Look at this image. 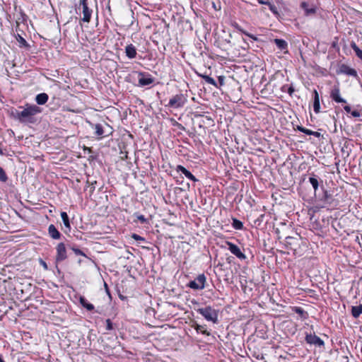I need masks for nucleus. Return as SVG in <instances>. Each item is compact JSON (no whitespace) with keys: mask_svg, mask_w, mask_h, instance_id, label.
Segmentation results:
<instances>
[{"mask_svg":"<svg viewBox=\"0 0 362 362\" xmlns=\"http://www.w3.org/2000/svg\"><path fill=\"white\" fill-rule=\"evenodd\" d=\"M41 112V109L35 105L26 104L22 111H16L15 117L23 123H34L35 116Z\"/></svg>","mask_w":362,"mask_h":362,"instance_id":"1","label":"nucleus"},{"mask_svg":"<svg viewBox=\"0 0 362 362\" xmlns=\"http://www.w3.org/2000/svg\"><path fill=\"white\" fill-rule=\"evenodd\" d=\"M197 311L202 315L206 320L214 323L218 322V311L212 307L206 306L205 308H198Z\"/></svg>","mask_w":362,"mask_h":362,"instance_id":"2","label":"nucleus"},{"mask_svg":"<svg viewBox=\"0 0 362 362\" xmlns=\"http://www.w3.org/2000/svg\"><path fill=\"white\" fill-rule=\"evenodd\" d=\"M187 98L183 94H177L171 98L168 106L173 108H180L187 103Z\"/></svg>","mask_w":362,"mask_h":362,"instance_id":"3","label":"nucleus"},{"mask_svg":"<svg viewBox=\"0 0 362 362\" xmlns=\"http://www.w3.org/2000/svg\"><path fill=\"white\" fill-rule=\"evenodd\" d=\"M206 280L204 274H199L194 281H189L188 286L194 290H202L205 288Z\"/></svg>","mask_w":362,"mask_h":362,"instance_id":"4","label":"nucleus"},{"mask_svg":"<svg viewBox=\"0 0 362 362\" xmlns=\"http://www.w3.org/2000/svg\"><path fill=\"white\" fill-rule=\"evenodd\" d=\"M139 75V86L144 87L152 84L154 81L153 78L148 73L138 72Z\"/></svg>","mask_w":362,"mask_h":362,"instance_id":"5","label":"nucleus"},{"mask_svg":"<svg viewBox=\"0 0 362 362\" xmlns=\"http://www.w3.org/2000/svg\"><path fill=\"white\" fill-rule=\"evenodd\" d=\"M226 244L228 245V250L236 257L241 260L246 259L245 255L240 250L238 246L229 241H226Z\"/></svg>","mask_w":362,"mask_h":362,"instance_id":"6","label":"nucleus"},{"mask_svg":"<svg viewBox=\"0 0 362 362\" xmlns=\"http://www.w3.org/2000/svg\"><path fill=\"white\" fill-rule=\"evenodd\" d=\"M66 258V250L64 243H61L57 247L56 261L62 262Z\"/></svg>","mask_w":362,"mask_h":362,"instance_id":"7","label":"nucleus"},{"mask_svg":"<svg viewBox=\"0 0 362 362\" xmlns=\"http://www.w3.org/2000/svg\"><path fill=\"white\" fill-rule=\"evenodd\" d=\"M80 6L83 7V18L82 21L85 23H89L91 18L92 10L88 6L87 2L80 3Z\"/></svg>","mask_w":362,"mask_h":362,"instance_id":"8","label":"nucleus"},{"mask_svg":"<svg viewBox=\"0 0 362 362\" xmlns=\"http://www.w3.org/2000/svg\"><path fill=\"white\" fill-rule=\"evenodd\" d=\"M305 341L310 344H314L318 346L324 345V341L315 334H307L305 337Z\"/></svg>","mask_w":362,"mask_h":362,"instance_id":"9","label":"nucleus"},{"mask_svg":"<svg viewBox=\"0 0 362 362\" xmlns=\"http://www.w3.org/2000/svg\"><path fill=\"white\" fill-rule=\"evenodd\" d=\"M331 98L338 103H346V100L341 97L340 90L338 87H334L330 93Z\"/></svg>","mask_w":362,"mask_h":362,"instance_id":"10","label":"nucleus"},{"mask_svg":"<svg viewBox=\"0 0 362 362\" xmlns=\"http://www.w3.org/2000/svg\"><path fill=\"white\" fill-rule=\"evenodd\" d=\"M300 8L304 10L305 15L307 16L313 15L316 12V8L314 6H310V4L305 1L300 4Z\"/></svg>","mask_w":362,"mask_h":362,"instance_id":"11","label":"nucleus"},{"mask_svg":"<svg viewBox=\"0 0 362 362\" xmlns=\"http://www.w3.org/2000/svg\"><path fill=\"white\" fill-rule=\"evenodd\" d=\"M176 171L182 173L187 179L192 180V182H195L198 181V180L182 165H177L176 168Z\"/></svg>","mask_w":362,"mask_h":362,"instance_id":"12","label":"nucleus"},{"mask_svg":"<svg viewBox=\"0 0 362 362\" xmlns=\"http://www.w3.org/2000/svg\"><path fill=\"white\" fill-rule=\"evenodd\" d=\"M125 54L129 59H134L136 56V49L132 44L128 45L125 47Z\"/></svg>","mask_w":362,"mask_h":362,"instance_id":"13","label":"nucleus"},{"mask_svg":"<svg viewBox=\"0 0 362 362\" xmlns=\"http://www.w3.org/2000/svg\"><path fill=\"white\" fill-rule=\"evenodd\" d=\"M48 232H49V235L53 239H54V240L59 239L61 234L54 225L51 224L49 226Z\"/></svg>","mask_w":362,"mask_h":362,"instance_id":"14","label":"nucleus"},{"mask_svg":"<svg viewBox=\"0 0 362 362\" xmlns=\"http://www.w3.org/2000/svg\"><path fill=\"white\" fill-rule=\"evenodd\" d=\"M314 103H313V109L315 113L320 112V98L319 94L316 90H314Z\"/></svg>","mask_w":362,"mask_h":362,"instance_id":"15","label":"nucleus"},{"mask_svg":"<svg viewBox=\"0 0 362 362\" xmlns=\"http://www.w3.org/2000/svg\"><path fill=\"white\" fill-rule=\"evenodd\" d=\"M341 72L349 76H356L357 72L355 69L350 68L348 66L342 65L341 67Z\"/></svg>","mask_w":362,"mask_h":362,"instance_id":"16","label":"nucleus"},{"mask_svg":"<svg viewBox=\"0 0 362 362\" xmlns=\"http://www.w3.org/2000/svg\"><path fill=\"white\" fill-rule=\"evenodd\" d=\"M48 95L47 93H42L36 95L35 101L38 105H44L48 100Z\"/></svg>","mask_w":362,"mask_h":362,"instance_id":"17","label":"nucleus"},{"mask_svg":"<svg viewBox=\"0 0 362 362\" xmlns=\"http://www.w3.org/2000/svg\"><path fill=\"white\" fill-rule=\"evenodd\" d=\"M206 4L211 5L214 11H220L221 9L220 0H206Z\"/></svg>","mask_w":362,"mask_h":362,"instance_id":"18","label":"nucleus"},{"mask_svg":"<svg viewBox=\"0 0 362 362\" xmlns=\"http://www.w3.org/2000/svg\"><path fill=\"white\" fill-rule=\"evenodd\" d=\"M80 303L83 307L86 308L88 310L91 311L94 309V305L89 303L84 297H80Z\"/></svg>","mask_w":362,"mask_h":362,"instance_id":"19","label":"nucleus"},{"mask_svg":"<svg viewBox=\"0 0 362 362\" xmlns=\"http://www.w3.org/2000/svg\"><path fill=\"white\" fill-rule=\"evenodd\" d=\"M351 314L354 318H358L362 314V304L353 306L351 308Z\"/></svg>","mask_w":362,"mask_h":362,"instance_id":"20","label":"nucleus"},{"mask_svg":"<svg viewBox=\"0 0 362 362\" xmlns=\"http://www.w3.org/2000/svg\"><path fill=\"white\" fill-rule=\"evenodd\" d=\"M274 43L276 45V47L281 50H284V49H287L288 44L284 40L275 39Z\"/></svg>","mask_w":362,"mask_h":362,"instance_id":"21","label":"nucleus"},{"mask_svg":"<svg viewBox=\"0 0 362 362\" xmlns=\"http://www.w3.org/2000/svg\"><path fill=\"white\" fill-rule=\"evenodd\" d=\"M194 327L197 332H200L202 334L206 335V336L210 335V332H208L206 329V325H200L196 324L194 326Z\"/></svg>","mask_w":362,"mask_h":362,"instance_id":"22","label":"nucleus"},{"mask_svg":"<svg viewBox=\"0 0 362 362\" xmlns=\"http://www.w3.org/2000/svg\"><path fill=\"white\" fill-rule=\"evenodd\" d=\"M61 217H62V219L63 221V223H64V225L65 226V227L70 230L71 226H70L69 216H68L66 212L62 211L61 213Z\"/></svg>","mask_w":362,"mask_h":362,"instance_id":"23","label":"nucleus"},{"mask_svg":"<svg viewBox=\"0 0 362 362\" xmlns=\"http://www.w3.org/2000/svg\"><path fill=\"white\" fill-rule=\"evenodd\" d=\"M268 6L269 10L272 11V13L274 15L276 18H279L281 17L280 13L279 12L277 7L274 4L269 2Z\"/></svg>","mask_w":362,"mask_h":362,"instance_id":"24","label":"nucleus"},{"mask_svg":"<svg viewBox=\"0 0 362 362\" xmlns=\"http://www.w3.org/2000/svg\"><path fill=\"white\" fill-rule=\"evenodd\" d=\"M351 48L355 52L356 56L362 60V50L356 45L355 42L351 44Z\"/></svg>","mask_w":362,"mask_h":362,"instance_id":"25","label":"nucleus"},{"mask_svg":"<svg viewBox=\"0 0 362 362\" xmlns=\"http://www.w3.org/2000/svg\"><path fill=\"white\" fill-rule=\"evenodd\" d=\"M95 134L101 136L104 134L103 126L100 124H96L94 126Z\"/></svg>","mask_w":362,"mask_h":362,"instance_id":"26","label":"nucleus"},{"mask_svg":"<svg viewBox=\"0 0 362 362\" xmlns=\"http://www.w3.org/2000/svg\"><path fill=\"white\" fill-rule=\"evenodd\" d=\"M232 226L236 230H242L243 228V223L236 218H233Z\"/></svg>","mask_w":362,"mask_h":362,"instance_id":"27","label":"nucleus"},{"mask_svg":"<svg viewBox=\"0 0 362 362\" xmlns=\"http://www.w3.org/2000/svg\"><path fill=\"white\" fill-rule=\"evenodd\" d=\"M201 76L205 80V81L207 83L213 85L215 87H217V83H216V81L213 78H211V77H210L209 76H206V75H202Z\"/></svg>","mask_w":362,"mask_h":362,"instance_id":"28","label":"nucleus"},{"mask_svg":"<svg viewBox=\"0 0 362 362\" xmlns=\"http://www.w3.org/2000/svg\"><path fill=\"white\" fill-rule=\"evenodd\" d=\"M294 311L296 313L298 314L302 318H306L307 317V313L304 311V310L300 307H295Z\"/></svg>","mask_w":362,"mask_h":362,"instance_id":"29","label":"nucleus"},{"mask_svg":"<svg viewBox=\"0 0 362 362\" xmlns=\"http://www.w3.org/2000/svg\"><path fill=\"white\" fill-rule=\"evenodd\" d=\"M309 181L310 184L312 185L315 192H316L318 189L319 183L317 178L311 177L309 178Z\"/></svg>","mask_w":362,"mask_h":362,"instance_id":"30","label":"nucleus"},{"mask_svg":"<svg viewBox=\"0 0 362 362\" xmlns=\"http://www.w3.org/2000/svg\"><path fill=\"white\" fill-rule=\"evenodd\" d=\"M237 29L243 34L245 35L246 36H248L249 37L252 38L253 40H257V37L253 35H251L250 33H248L247 32H246L245 30H243L242 28H240V26L237 25L236 26Z\"/></svg>","mask_w":362,"mask_h":362,"instance_id":"31","label":"nucleus"},{"mask_svg":"<svg viewBox=\"0 0 362 362\" xmlns=\"http://www.w3.org/2000/svg\"><path fill=\"white\" fill-rule=\"evenodd\" d=\"M7 180L8 177L6 174V172L1 167H0V182H5L7 181Z\"/></svg>","mask_w":362,"mask_h":362,"instance_id":"32","label":"nucleus"},{"mask_svg":"<svg viewBox=\"0 0 362 362\" xmlns=\"http://www.w3.org/2000/svg\"><path fill=\"white\" fill-rule=\"evenodd\" d=\"M298 129L300 132H303L307 135H312L313 134V131L310 130V129H306L305 127H300L298 126Z\"/></svg>","mask_w":362,"mask_h":362,"instance_id":"33","label":"nucleus"},{"mask_svg":"<svg viewBox=\"0 0 362 362\" xmlns=\"http://www.w3.org/2000/svg\"><path fill=\"white\" fill-rule=\"evenodd\" d=\"M17 41L21 45V46H23V47H27L28 46V43L25 41V40L23 37L19 35H18V36L17 37Z\"/></svg>","mask_w":362,"mask_h":362,"instance_id":"34","label":"nucleus"},{"mask_svg":"<svg viewBox=\"0 0 362 362\" xmlns=\"http://www.w3.org/2000/svg\"><path fill=\"white\" fill-rule=\"evenodd\" d=\"M137 218V220L139 221L141 223H145L147 222V219L145 218L144 215L135 214Z\"/></svg>","mask_w":362,"mask_h":362,"instance_id":"35","label":"nucleus"},{"mask_svg":"<svg viewBox=\"0 0 362 362\" xmlns=\"http://www.w3.org/2000/svg\"><path fill=\"white\" fill-rule=\"evenodd\" d=\"M132 238L135 240H140V241H145V238L136 234V233H133L132 235Z\"/></svg>","mask_w":362,"mask_h":362,"instance_id":"36","label":"nucleus"},{"mask_svg":"<svg viewBox=\"0 0 362 362\" xmlns=\"http://www.w3.org/2000/svg\"><path fill=\"white\" fill-rule=\"evenodd\" d=\"M113 329V325L110 319L106 320V329L112 330Z\"/></svg>","mask_w":362,"mask_h":362,"instance_id":"37","label":"nucleus"},{"mask_svg":"<svg viewBox=\"0 0 362 362\" xmlns=\"http://www.w3.org/2000/svg\"><path fill=\"white\" fill-rule=\"evenodd\" d=\"M351 115L354 117H360V112L358 111H357V110L351 111Z\"/></svg>","mask_w":362,"mask_h":362,"instance_id":"38","label":"nucleus"},{"mask_svg":"<svg viewBox=\"0 0 362 362\" xmlns=\"http://www.w3.org/2000/svg\"><path fill=\"white\" fill-rule=\"evenodd\" d=\"M258 3L262 5H267L269 4V1H264V0H258Z\"/></svg>","mask_w":362,"mask_h":362,"instance_id":"39","label":"nucleus"},{"mask_svg":"<svg viewBox=\"0 0 362 362\" xmlns=\"http://www.w3.org/2000/svg\"><path fill=\"white\" fill-rule=\"evenodd\" d=\"M344 110L347 112V113H351V107L349 105H346L344 107Z\"/></svg>","mask_w":362,"mask_h":362,"instance_id":"40","label":"nucleus"},{"mask_svg":"<svg viewBox=\"0 0 362 362\" xmlns=\"http://www.w3.org/2000/svg\"><path fill=\"white\" fill-rule=\"evenodd\" d=\"M218 81L221 85H223L224 83V76H218Z\"/></svg>","mask_w":362,"mask_h":362,"instance_id":"41","label":"nucleus"},{"mask_svg":"<svg viewBox=\"0 0 362 362\" xmlns=\"http://www.w3.org/2000/svg\"><path fill=\"white\" fill-rule=\"evenodd\" d=\"M74 252L77 255H83V253L80 250H78V249L74 250Z\"/></svg>","mask_w":362,"mask_h":362,"instance_id":"42","label":"nucleus"},{"mask_svg":"<svg viewBox=\"0 0 362 362\" xmlns=\"http://www.w3.org/2000/svg\"><path fill=\"white\" fill-rule=\"evenodd\" d=\"M104 286H105V288L106 289L107 293L110 296V292L108 291L107 285V284L105 282L104 283Z\"/></svg>","mask_w":362,"mask_h":362,"instance_id":"43","label":"nucleus"},{"mask_svg":"<svg viewBox=\"0 0 362 362\" xmlns=\"http://www.w3.org/2000/svg\"><path fill=\"white\" fill-rule=\"evenodd\" d=\"M316 137H319L320 136V134L317 132H313V134H312Z\"/></svg>","mask_w":362,"mask_h":362,"instance_id":"44","label":"nucleus"},{"mask_svg":"<svg viewBox=\"0 0 362 362\" xmlns=\"http://www.w3.org/2000/svg\"><path fill=\"white\" fill-rule=\"evenodd\" d=\"M293 92V88H291H291H289V89H288V93H289V94L291 95Z\"/></svg>","mask_w":362,"mask_h":362,"instance_id":"45","label":"nucleus"},{"mask_svg":"<svg viewBox=\"0 0 362 362\" xmlns=\"http://www.w3.org/2000/svg\"><path fill=\"white\" fill-rule=\"evenodd\" d=\"M42 266L44 267L45 269H47V264H46L45 262H42Z\"/></svg>","mask_w":362,"mask_h":362,"instance_id":"46","label":"nucleus"},{"mask_svg":"<svg viewBox=\"0 0 362 362\" xmlns=\"http://www.w3.org/2000/svg\"><path fill=\"white\" fill-rule=\"evenodd\" d=\"M0 362H5L4 360L3 359L1 355H0Z\"/></svg>","mask_w":362,"mask_h":362,"instance_id":"47","label":"nucleus"},{"mask_svg":"<svg viewBox=\"0 0 362 362\" xmlns=\"http://www.w3.org/2000/svg\"><path fill=\"white\" fill-rule=\"evenodd\" d=\"M88 0H80V3L87 2Z\"/></svg>","mask_w":362,"mask_h":362,"instance_id":"48","label":"nucleus"},{"mask_svg":"<svg viewBox=\"0 0 362 362\" xmlns=\"http://www.w3.org/2000/svg\"><path fill=\"white\" fill-rule=\"evenodd\" d=\"M0 153H2V151H1V149H0Z\"/></svg>","mask_w":362,"mask_h":362,"instance_id":"49","label":"nucleus"}]
</instances>
